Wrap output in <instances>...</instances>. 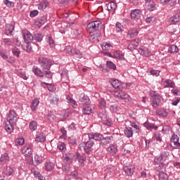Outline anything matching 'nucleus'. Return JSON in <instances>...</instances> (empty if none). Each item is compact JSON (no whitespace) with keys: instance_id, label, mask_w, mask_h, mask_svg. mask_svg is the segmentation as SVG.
I'll list each match as a JSON object with an SVG mask.
<instances>
[{"instance_id":"obj_1","label":"nucleus","mask_w":180,"mask_h":180,"mask_svg":"<svg viewBox=\"0 0 180 180\" xmlns=\"http://www.w3.org/2000/svg\"><path fill=\"white\" fill-rule=\"evenodd\" d=\"M87 30L91 34L90 41L91 43H99L101 40V30H102V22L96 20L89 23L87 25Z\"/></svg>"},{"instance_id":"obj_2","label":"nucleus","mask_w":180,"mask_h":180,"mask_svg":"<svg viewBox=\"0 0 180 180\" xmlns=\"http://www.w3.org/2000/svg\"><path fill=\"white\" fill-rule=\"evenodd\" d=\"M18 113L14 110H11L7 117V122L4 123V128L7 133H12L18 122Z\"/></svg>"},{"instance_id":"obj_3","label":"nucleus","mask_w":180,"mask_h":180,"mask_svg":"<svg viewBox=\"0 0 180 180\" xmlns=\"http://www.w3.org/2000/svg\"><path fill=\"white\" fill-rule=\"evenodd\" d=\"M94 146L95 143L92 140L89 139L88 141H84L82 142L79 145V148L81 151H84V153H86L89 155H91V154L94 153Z\"/></svg>"},{"instance_id":"obj_4","label":"nucleus","mask_w":180,"mask_h":180,"mask_svg":"<svg viewBox=\"0 0 180 180\" xmlns=\"http://www.w3.org/2000/svg\"><path fill=\"white\" fill-rule=\"evenodd\" d=\"M150 95L153 99L152 102L153 108H158V106L161 105V100L162 99V97L154 91H150Z\"/></svg>"},{"instance_id":"obj_5","label":"nucleus","mask_w":180,"mask_h":180,"mask_svg":"<svg viewBox=\"0 0 180 180\" xmlns=\"http://www.w3.org/2000/svg\"><path fill=\"white\" fill-rule=\"evenodd\" d=\"M22 154L26 157L27 161H33V149L30 145L24 146L22 148Z\"/></svg>"},{"instance_id":"obj_6","label":"nucleus","mask_w":180,"mask_h":180,"mask_svg":"<svg viewBox=\"0 0 180 180\" xmlns=\"http://www.w3.org/2000/svg\"><path fill=\"white\" fill-rule=\"evenodd\" d=\"M65 51L68 54L73 56L74 57H76V58H82V53H81V51L72 46H67L65 48Z\"/></svg>"},{"instance_id":"obj_7","label":"nucleus","mask_w":180,"mask_h":180,"mask_svg":"<svg viewBox=\"0 0 180 180\" xmlns=\"http://www.w3.org/2000/svg\"><path fill=\"white\" fill-rule=\"evenodd\" d=\"M39 63L42 67L43 70H50V68H51V61L47 58L43 56L39 57Z\"/></svg>"},{"instance_id":"obj_8","label":"nucleus","mask_w":180,"mask_h":180,"mask_svg":"<svg viewBox=\"0 0 180 180\" xmlns=\"http://www.w3.org/2000/svg\"><path fill=\"white\" fill-rule=\"evenodd\" d=\"M110 84H111L113 88H115V89H118L119 91H123V89L124 88V84L117 79H110Z\"/></svg>"},{"instance_id":"obj_9","label":"nucleus","mask_w":180,"mask_h":180,"mask_svg":"<svg viewBox=\"0 0 180 180\" xmlns=\"http://www.w3.org/2000/svg\"><path fill=\"white\" fill-rule=\"evenodd\" d=\"M131 18L132 20H136V22H141V10L134 9L131 11Z\"/></svg>"},{"instance_id":"obj_10","label":"nucleus","mask_w":180,"mask_h":180,"mask_svg":"<svg viewBox=\"0 0 180 180\" xmlns=\"http://www.w3.org/2000/svg\"><path fill=\"white\" fill-rule=\"evenodd\" d=\"M84 137H86L89 140H96L97 141H101L104 139L103 135L98 133L89 134L88 136H84Z\"/></svg>"},{"instance_id":"obj_11","label":"nucleus","mask_w":180,"mask_h":180,"mask_svg":"<svg viewBox=\"0 0 180 180\" xmlns=\"http://www.w3.org/2000/svg\"><path fill=\"white\" fill-rule=\"evenodd\" d=\"M65 180H82V179L78 176V171L74 170L65 176Z\"/></svg>"},{"instance_id":"obj_12","label":"nucleus","mask_w":180,"mask_h":180,"mask_svg":"<svg viewBox=\"0 0 180 180\" xmlns=\"http://www.w3.org/2000/svg\"><path fill=\"white\" fill-rule=\"evenodd\" d=\"M134 169H136V167H134V165L124 166V172L127 176H132L134 174Z\"/></svg>"},{"instance_id":"obj_13","label":"nucleus","mask_w":180,"mask_h":180,"mask_svg":"<svg viewBox=\"0 0 180 180\" xmlns=\"http://www.w3.org/2000/svg\"><path fill=\"white\" fill-rule=\"evenodd\" d=\"M139 53L141 54V56H143V57H151L152 53L150 51V49L147 47H141L139 49Z\"/></svg>"},{"instance_id":"obj_14","label":"nucleus","mask_w":180,"mask_h":180,"mask_svg":"<svg viewBox=\"0 0 180 180\" xmlns=\"http://www.w3.org/2000/svg\"><path fill=\"white\" fill-rule=\"evenodd\" d=\"M23 37L25 43L33 41V35L27 30L23 32Z\"/></svg>"},{"instance_id":"obj_15","label":"nucleus","mask_w":180,"mask_h":180,"mask_svg":"<svg viewBox=\"0 0 180 180\" xmlns=\"http://www.w3.org/2000/svg\"><path fill=\"white\" fill-rule=\"evenodd\" d=\"M79 101L82 105H89L91 103L89 97H88V96H85V94H81Z\"/></svg>"},{"instance_id":"obj_16","label":"nucleus","mask_w":180,"mask_h":180,"mask_svg":"<svg viewBox=\"0 0 180 180\" xmlns=\"http://www.w3.org/2000/svg\"><path fill=\"white\" fill-rule=\"evenodd\" d=\"M13 172H15V171L11 166H6V167L3 168L2 170V174L6 175V176H11Z\"/></svg>"},{"instance_id":"obj_17","label":"nucleus","mask_w":180,"mask_h":180,"mask_svg":"<svg viewBox=\"0 0 180 180\" xmlns=\"http://www.w3.org/2000/svg\"><path fill=\"white\" fill-rule=\"evenodd\" d=\"M32 72H34V75H37V77H39V78L44 77V72L37 66H33Z\"/></svg>"},{"instance_id":"obj_18","label":"nucleus","mask_w":180,"mask_h":180,"mask_svg":"<svg viewBox=\"0 0 180 180\" xmlns=\"http://www.w3.org/2000/svg\"><path fill=\"white\" fill-rule=\"evenodd\" d=\"M171 143H173L176 148H180L179 136L174 134L170 139Z\"/></svg>"},{"instance_id":"obj_19","label":"nucleus","mask_w":180,"mask_h":180,"mask_svg":"<svg viewBox=\"0 0 180 180\" xmlns=\"http://www.w3.org/2000/svg\"><path fill=\"white\" fill-rule=\"evenodd\" d=\"M164 88H174L175 83L171 79H166L162 81Z\"/></svg>"},{"instance_id":"obj_20","label":"nucleus","mask_w":180,"mask_h":180,"mask_svg":"<svg viewBox=\"0 0 180 180\" xmlns=\"http://www.w3.org/2000/svg\"><path fill=\"white\" fill-rule=\"evenodd\" d=\"M143 126L146 127V129H147V130H150V131H153V130H158V126L148 122H145Z\"/></svg>"},{"instance_id":"obj_21","label":"nucleus","mask_w":180,"mask_h":180,"mask_svg":"<svg viewBox=\"0 0 180 180\" xmlns=\"http://www.w3.org/2000/svg\"><path fill=\"white\" fill-rule=\"evenodd\" d=\"M15 30V25L13 24H7L6 25V36H9V34H12L13 31Z\"/></svg>"},{"instance_id":"obj_22","label":"nucleus","mask_w":180,"mask_h":180,"mask_svg":"<svg viewBox=\"0 0 180 180\" xmlns=\"http://www.w3.org/2000/svg\"><path fill=\"white\" fill-rule=\"evenodd\" d=\"M146 8L150 11H155V4L153 0L146 2Z\"/></svg>"},{"instance_id":"obj_23","label":"nucleus","mask_w":180,"mask_h":180,"mask_svg":"<svg viewBox=\"0 0 180 180\" xmlns=\"http://www.w3.org/2000/svg\"><path fill=\"white\" fill-rule=\"evenodd\" d=\"M139 34V31L136 29H132L128 32L127 35V39H133V37H136Z\"/></svg>"},{"instance_id":"obj_24","label":"nucleus","mask_w":180,"mask_h":180,"mask_svg":"<svg viewBox=\"0 0 180 180\" xmlns=\"http://www.w3.org/2000/svg\"><path fill=\"white\" fill-rule=\"evenodd\" d=\"M124 133L127 139H130V137H133V128L130 127H125L124 130Z\"/></svg>"},{"instance_id":"obj_25","label":"nucleus","mask_w":180,"mask_h":180,"mask_svg":"<svg viewBox=\"0 0 180 180\" xmlns=\"http://www.w3.org/2000/svg\"><path fill=\"white\" fill-rule=\"evenodd\" d=\"M107 151L109 153V154L113 155L117 153V146H116V145L112 144L107 148Z\"/></svg>"},{"instance_id":"obj_26","label":"nucleus","mask_w":180,"mask_h":180,"mask_svg":"<svg viewBox=\"0 0 180 180\" xmlns=\"http://www.w3.org/2000/svg\"><path fill=\"white\" fill-rule=\"evenodd\" d=\"M9 161V155L8 153H4L1 155L0 158V163L1 165H4Z\"/></svg>"},{"instance_id":"obj_27","label":"nucleus","mask_w":180,"mask_h":180,"mask_svg":"<svg viewBox=\"0 0 180 180\" xmlns=\"http://www.w3.org/2000/svg\"><path fill=\"white\" fill-rule=\"evenodd\" d=\"M49 6V1L48 0H43L41 2H40L38 4V8L40 11H44V9H46V8H47Z\"/></svg>"},{"instance_id":"obj_28","label":"nucleus","mask_w":180,"mask_h":180,"mask_svg":"<svg viewBox=\"0 0 180 180\" xmlns=\"http://www.w3.org/2000/svg\"><path fill=\"white\" fill-rule=\"evenodd\" d=\"M41 86H44V88H46V86H44V85H48L47 88L48 90L49 91V92H54V91H56V86H54V84H49V83H46V82H41Z\"/></svg>"},{"instance_id":"obj_29","label":"nucleus","mask_w":180,"mask_h":180,"mask_svg":"<svg viewBox=\"0 0 180 180\" xmlns=\"http://www.w3.org/2000/svg\"><path fill=\"white\" fill-rule=\"evenodd\" d=\"M40 103V101L39 100V98H34L32 103H31V109L32 110H33L34 112V110H37V107L39 106V104Z\"/></svg>"},{"instance_id":"obj_30","label":"nucleus","mask_w":180,"mask_h":180,"mask_svg":"<svg viewBox=\"0 0 180 180\" xmlns=\"http://www.w3.org/2000/svg\"><path fill=\"white\" fill-rule=\"evenodd\" d=\"M35 141L37 143H44L46 141V135L44 134H39L36 136Z\"/></svg>"},{"instance_id":"obj_31","label":"nucleus","mask_w":180,"mask_h":180,"mask_svg":"<svg viewBox=\"0 0 180 180\" xmlns=\"http://www.w3.org/2000/svg\"><path fill=\"white\" fill-rule=\"evenodd\" d=\"M157 115L160 116V117H167L168 116V112L164 108H160L157 110Z\"/></svg>"},{"instance_id":"obj_32","label":"nucleus","mask_w":180,"mask_h":180,"mask_svg":"<svg viewBox=\"0 0 180 180\" xmlns=\"http://www.w3.org/2000/svg\"><path fill=\"white\" fill-rule=\"evenodd\" d=\"M106 5H107V9L109 12H110V11H115L116 8H117V4L114 1H111L107 4Z\"/></svg>"},{"instance_id":"obj_33","label":"nucleus","mask_w":180,"mask_h":180,"mask_svg":"<svg viewBox=\"0 0 180 180\" xmlns=\"http://www.w3.org/2000/svg\"><path fill=\"white\" fill-rule=\"evenodd\" d=\"M101 120H103V124H105V126H110L112 124V120L106 118V115L105 114H103V117H101Z\"/></svg>"},{"instance_id":"obj_34","label":"nucleus","mask_w":180,"mask_h":180,"mask_svg":"<svg viewBox=\"0 0 180 180\" xmlns=\"http://www.w3.org/2000/svg\"><path fill=\"white\" fill-rule=\"evenodd\" d=\"M29 129L31 131H36L37 130V122L34 120L31 121L29 124Z\"/></svg>"},{"instance_id":"obj_35","label":"nucleus","mask_w":180,"mask_h":180,"mask_svg":"<svg viewBox=\"0 0 180 180\" xmlns=\"http://www.w3.org/2000/svg\"><path fill=\"white\" fill-rule=\"evenodd\" d=\"M33 39H34L36 41H38L39 43H40V41H43V34L39 32H34Z\"/></svg>"},{"instance_id":"obj_36","label":"nucleus","mask_w":180,"mask_h":180,"mask_svg":"<svg viewBox=\"0 0 180 180\" xmlns=\"http://www.w3.org/2000/svg\"><path fill=\"white\" fill-rule=\"evenodd\" d=\"M158 171L159 172H165V170L167 169V165L164 162L159 164V166L157 167Z\"/></svg>"},{"instance_id":"obj_37","label":"nucleus","mask_w":180,"mask_h":180,"mask_svg":"<svg viewBox=\"0 0 180 180\" xmlns=\"http://www.w3.org/2000/svg\"><path fill=\"white\" fill-rule=\"evenodd\" d=\"M22 49L24 51H26L27 53H32V45H30V43H26L22 46Z\"/></svg>"},{"instance_id":"obj_38","label":"nucleus","mask_w":180,"mask_h":180,"mask_svg":"<svg viewBox=\"0 0 180 180\" xmlns=\"http://www.w3.org/2000/svg\"><path fill=\"white\" fill-rule=\"evenodd\" d=\"M120 99L124 101V102H130L131 101V97L127 94H123L120 96Z\"/></svg>"},{"instance_id":"obj_39","label":"nucleus","mask_w":180,"mask_h":180,"mask_svg":"<svg viewBox=\"0 0 180 180\" xmlns=\"http://www.w3.org/2000/svg\"><path fill=\"white\" fill-rule=\"evenodd\" d=\"M139 43H140V39H134L131 41V44L128 46V49L133 46V49H136L139 47Z\"/></svg>"},{"instance_id":"obj_40","label":"nucleus","mask_w":180,"mask_h":180,"mask_svg":"<svg viewBox=\"0 0 180 180\" xmlns=\"http://www.w3.org/2000/svg\"><path fill=\"white\" fill-rule=\"evenodd\" d=\"M106 67H108V68L110 70H113V71L116 70V65L110 60H108L106 62Z\"/></svg>"},{"instance_id":"obj_41","label":"nucleus","mask_w":180,"mask_h":180,"mask_svg":"<svg viewBox=\"0 0 180 180\" xmlns=\"http://www.w3.org/2000/svg\"><path fill=\"white\" fill-rule=\"evenodd\" d=\"M158 176H159V180H167L169 179L168 174H167L165 172H160L158 174Z\"/></svg>"},{"instance_id":"obj_42","label":"nucleus","mask_w":180,"mask_h":180,"mask_svg":"<svg viewBox=\"0 0 180 180\" xmlns=\"http://www.w3.org/2000/svg\"><path fill=\"white\" fill-rule=\"evenodd\" d=\"M169 20H170V22H172V23H176L178 22H179L180 16H179V15L176 14V15H173L172 17H171L169 18Z\"/></svg>"},{"instance_id":"obj_43","label":"nucleus","mask_w":180,"mask_h":180,"mask_svg":"<svg viewBox=\"0 0 180 180\" xmlns=\"http://www.w3.org/2000/svg\"><path fill=\"white\" fill-rule=\"evenodd\" d=\"M54 163L51 162H46L45 165V169L47 171H52V169H54Z\"/></svg>"},{"instance_id":"obj_44","label":"nucleus","mask_w":180,"mask_h":180,"mask_svg":"<svg viewBox=\"0 0 180 180\" xmlns=\"http://www.w3.org/2000/svg\"><path fill=\"white\" fill-rule=\"evenodd\" d=\"M46 41L51 47H54V40H53L51 35L49 34L46 36Z\"/></svg>"},{"instance_id":"obj_45","label":"nucleus","mask_w":180,"mask_h":180,"mask_svg":"<svg viewBox=\"0 0 180 180\" xmlns=\"http://www.w3.org/2000/svg\"><path fill=\"white\" fill-rule=\"evenodd\" d=\"M11 51H12L13 56H15V57H18V58H19V57L20 56V49L15 47L11 49Z\"/></svg>"},{"instance_id":"obj_46","label":"nucleus","mask_w":180,"mask_h":180,"mask_svg":"<svg viewBox=\"0 0 180 180\" xmlns=\"http://www.w3.org/2000/svg\"><path fill=\"white\" fill-rule=\"evenodd\" d=\"M169 51L171 53H178V51H179V49H178V46H176V45L173 44V45L169 46Z\"/></svg>"},{"instance_id":"obj_47","label":"nucleus","mask_w":180,"mask_h":180,"mask_svg":"<svg viewBox=\"0 0 180 180\" xmlns=\"http://www.w3.org/2000/svg\"><path fill=\"white\" fill-rule=\"evenodd\" d=\"M44 75H45V77L49 79H52L53 78V72H51L50 70H45L44 71Z\"/></svg>"},{"instance_id":"obj_48","label":"nucleus","mask_w":180,"mask_h":180,"mask_svg":"<svg viewBox=\"0 0 180 180\" xmlns=\"http://www.w3.org/2000/svg\"><path fill=\"white\" fill-rule=\"evenodd\" d=\"M102 49L105 50V51H109L110 50V47H112V45L110 44H108V42H104L101 45Z\"/></svg>"},{"instance_id":"obj_49","label":"nucleus","mask_w":180,"mask_h":180,"mask_svg":"<svg viewBox=\"0 0 180 180\" xmlns=\"http://www.w3.org/2000/svg\"><path fill=\"white\" fill-rule=\"evenodd\" d=\"M57 147L58 150H60V151L67 150V147L65 146V143L64 142H59Z\"/></svg>"},{"instance_id":"obj_50","label":"nucleus","mask_w":180,"mask_h":180,"mask_svg":"<svg viewBox=\"0 0 180 180\" xmlns=\"http://www.w3.org/2000/svg\"><path fill=\"white\" fill-rule=\"evenodd\" d=\"M82 112L84 115H91L92 113V108L91 107H85L83 108Z\"/></svg>"},{"instance_id":"obj_51","label":"nucleus","mask_w":180,"mask_h":180,"mask_svg":"<svg viewBox=\"0 0 180 180\" xmlns=\"http://www.w3.org/2000/svg\"><path fill=\"white\" fill-rule=\"evenodd\" d=\"M113 56H114V58H119V60H123L124 58L123 54L119 53V51H115L113 53Z\"/></svg>"},{"instance_id":"obj_52","label":"nucleus","mask_w":180,"mask_h":180,"mask_svg":"<svg viewBox=\"0 0 180 180\" xmlns=\"http://www.w3.org/2000/svg\"><path fill=\"white\" fill-rule=\"evenodd\" d=\"M46 22H47V18H46L45 16L41 17L39 20V24L38 26H43V25H44V23H46Z\"/></svg>"},{"instance_id":"obj_53","label":"nucleus","mask_w":180,"mask_h":180,"mask_svg":"<svg viewBox=\"0 0 180 180\" xmlns=\"http://www.w3.org/2000/svg\"><path fill=\"white\" fill-rule=\"evenodd\" d=\"M47 119H48V120H49V122H54L56 120V115H54L51 112H49L47 115Z\"/></svg>"},{"instance_id":"obj_54","label":"nucleus","mask_w":180,"mask_h":180,"mask_svg":"<svg viewBox=\"0 0 180 180\" xmlns=\"http://www.w3.org/2000/svg\"><path fill=\"white\" fill-rule=\"evenodd\" d=\"M164 158L160 155L158 158H155L154 162L156 164H162V162H164Z\"/></svg>"},{"instance_id":"obj_55","label":"nucleus","mask_w":180,"mask_h":180,"mask_svg":"<svg viewBox=\"0 0 180 180\" xmlns=\"http://www.w3.org/2000/svg\"><path fill=\"white\" fill-rule=\"evenodd\" d=\"M68 143L69 144L74 146V144H77V139H75L74 136H70L68 139Z\"/></svg>"},{"instance_id":"obj_56","label":"nucleus","mask_w":180,"mask_h":180,"mask_svg":"<svg viewBox=\"0 0 180 180\" xmlns=\"http://www.w3.org/2000/svg\"><path fill=\"white\" fill-rule=\"evenodd\" d=\"M146 22L147 23H154V22H155V17L154 16L147 17L146 18Z\"/></svg>"},{"instance_id":"obj_57","label":"nucleus","mask_w":180,"mask_h":180,"mask_svg":"<svg viewBox=\"0 0 180 180\" xmlns=\"http://www.w3.org/2000/svg\"><path fill=\"white\" fill-rule=\"evenodd\" d=\"M115 27L117 30V32H123V25L120 22H117Z\"/></svg>"},{"instance_id":"obj_58","label":"nucleus","mask_w":180,"mask_h":180,"mask_svg":"<svg viewBox=\"0 0 180 180\" xmlns=\"http://www.w3.org/2000/svg\"><path fill=\"white\" fill-rule=\"evenodd\" d=\"M150 74L151 75H155V77H159L160 76V71L159 70H150L149 71Z\"/></svg>"},{"instance_id":"obj_59","label":"nucleus","mask_w":180,"mask_h":180,"mask_svg":"<svg viewBox=\"0 0 180 180\" xmlns=\"http://www.w3.org/2000/svg\"><path fill=\"white\" fill-rule=\"evenodd\" d=\"M77 157L79 162H80L81 164H83L84 161H85V158H84V156L81 155V154L79 153H77Z\"/></svg>"},{"instance_id":"obj_60","label":"nucleus","mask_w":180,"mask_h":180,"mask_svg":"<svg viewBox=\"0 0 180 180\" xmlns=\"http://www.w3.org/2000/svg\"><path fill=\"white\" fill-rule=\"evenodd\" d=\"M3 43L5 44V46H11L12 44V40L9 39H4L3 40Z\"/></svg>"},{"instance_id":"obj_61","label":"nucleus","mask_w":180,"mask_h":180,"mask_svg":"<svg viewBox=\"0 0 180 180\" xmlns=\"http://www.w3.org/2000/svg\"><path fill=\"white\" fill-rule=\"evenodd\" d=\"M58 101H60V98H58V96L53 97L51 103L52 105H57L58 103Z\"/></svg>"},{"instance_id":"obj_62","label":"nucleus","mask_w":180,"mask_h":180,"mask_svg":"<svg viewBox=\"0 0 180 180\" xmlns=\"http://www.w3.org/2000/svg\"><path fill=\"white\" fill-rule=\"evenodd\" d=\"M103 140H105V143H106V144H108L109 143H112V141H113V136L104 137Z\"/></svg>"},{"instance_id":"obj_63","label":"nucleus","mask_w":180,"mask_h":180,"mask_svg":"<svg viewBox=\"0 0 180 180\" xmlns=\"http://www.w3.org/2000/svg\"><path fill=\"white\" fill-rule=\"evenodd\" d=\"M161 157L162 158H163L164 161H165L167 158L169 157V152L168 151L164 152L163 153L161 154Z\"/></svg>"},{"instance_id":"obj_64","label":"nucleus","mask_w":180,"mask_h":180,"mask_svg":"<svg viewBox=\"0 0 180 180\" xmlns=\"http://www.w3.org/2000/svg\"><path fill=\"white\" fill-rule=\"evenodd\" d=\"M64 162L66 164H68V165H70V164H71L72 162V158H71L68 156H66V157H65Z\"/></svg>"}]
</instances>
